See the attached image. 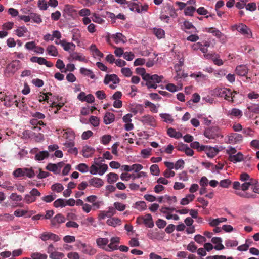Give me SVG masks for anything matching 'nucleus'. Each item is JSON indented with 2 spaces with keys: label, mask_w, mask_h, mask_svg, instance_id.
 Instances as JSON below:
<instances>
[{
  "label": "nucleus",
  "mask_w": 259,
  "mask_h": 259,
  "mask_svg": "<svg viewBox=\"0 0 259 259\" xmlns=\"http://www.w3.org/2000/svg\"><path fill=\"white\" fill-rule=\"evenodd\" d=\"M213 94L215 96L223 97L228 100H229L230 98H231V101H233V97H232L233 93L231 91L228 89L225 88H217L213 90Z\"/></svg>",
  "instance_id": "nucleus-1"
},
{
  "label": "nucleus",
  "mask_w": 259,
  "mask_h": 259,
  "mask_svg": "<svg viewBox=\"0 0 259 259\" xmlns=\"http://www.w3.org/2000/svg\"><path fill=\"white\" fill-rule=\"evenodd\" d=\"M107 169L108 166L107 164L95 162V163L91 166L89 171L92 175L98 174L102 176L107 171Z\"/></svg>",
  "instance_id": "nucleus-2"
},
{
  "label": "nucleus",
  "mask_w": 259,
  "mask_h": 259,
  "mask_svg": "<svg viewBox=\"0 0 259 259\" xmlns=\"http://www.w3.org/2000/svg\"><path fill=\"white\" fill-rule=\"evenodd\" d=\"M184 59H180L178 63L175 64L174 66V69L176 73V76L174 77V79L178 81L179 79L185 78L188 76L187 73H184V70H182V66L184 65Z\"/></svg>",
  "instance_id": "nucleus-3"
},
{
  "label": "nucleus",
  "mask_w": 259,
  "mask_h": 259,
  "mask_svg": "<svg viewBox=\"0 0 259 259\" xmlns=\"http://www.w3.org/2000/svg\"><path fill=\"white\" fill-rule=\"evenodd\" d=\"M139 121L145 126L155 127L156 126V120L155 117L150 114H145L139 118Z\"/></svg>",
  "instance_id": "nucleus-4"
},
{
  "label": "nucleus",
  "mask_w": 259,
  "mask_h": 259,
  "mask_svg": "<svg viewBox=\"0 0 259 259\" xmlns=\"http://www.w3.org/2000/svg\"><path fill=\"white\" fill-rule=\"evenodd\" d=\"M163 76H158L156 74L151 75L149 74V77L147 78L146 85L148 88L156 89L157 88V83L161 81L163 79Z\"/></svg>",
  "instance_id": "nucleus-5"
},
{
  "label": "nucleus",
  "mask_w": 259,
  "mask_h": 259,
  "mask_svg": "<svg viewBox=\"0 0 259 259\" xmlns=\"http://www.w3.org/2000/svg\"><path fill=\"white\" fill-rule=\"evenodd\" d=\"M119 82V79L115 74L106 75L105 77L104 83L108 84L112 89H115L117 84Z\"/></svg>",
  "instance_id": "nucleus-6"
},
{
  "label": "nucleus",
  "mask_w": 259,
  "mask_h": 259,
  "mask_svg": "<svg viewBox=\"0 0 259 259\" xmlns=\"http://www.w3.org/2000/svg\"><path fill=\"white\" fill-rule=\"evenodd\" d=\"M75 203V201L73 199L68 200L63 199H58L54 202V206L55 207H63L66 205L73 206Z\"/></svg>",
  "instance_id": "nucleus-7"
},
{
  "label": "nucleus",
  "mask_w": 259,
  "mask_h": 259,
  "mask_svg": "<svg viewBox=\"0 0 259 259\" xmlns=\"http://www.w3.org/2000/svg\"><path fill=\"white\" fill-rule=\"evenodd\" d=\"M232 30H237L239 32L243 35L249 37L250 34V31L249 29L244 24L240 23L238 25H235L232 26Z\"/></svg>",
  "instance_id": "nucleus-8"
},
{
  "label": "nucleus",
  "mask_w": 259,
  "mask_h": 259,
  "mask_svg": "<svg viewBox=\"0 0 259 259\" xmlns=\"http://www.w3.org/2000/svg\"><path fill=\"white\" fill-rule=\"evenodd\" d=\"M5 104L7 106H11L14 104H15L16 106L19 108H21V105H19L18 100L16 99V95H11L7 96L4 98Z\"/></svg>",
  "instance_id": "nucleus-9"
},
{
  "label": "nucleus",
  "mask_w": 259,
  "mask_h": 259,
  "mask_svg": "<svg viewBox=\"0 0 259 259\" xmlns=\"http://www.w3.org/2000/svg\"><path fill=\"white\" fill-rule=\"evenodd\" d=\"M120 242V238L118 237H113L110 239V243L108 244L105 249L106 251H111L117 250V244Z\"/></svg>",
  "instance_id": "nucleus-10"
},
{
  "label": "nucleus",
  "mask_w": 259,
  "mask_h": 259,
  "mask_svg": "<svg viewBox=\"0 0 259 259\" xmlns=\"http://www.w3.org/2000/svg\"><path fill=\"white\" fill-rule=\"evenodd\" d=\"M30 61L33 63H37L39 65H45L48 67H52L53 65L52 63L47 61L42 57L33 56L30 58Z\"/></svg>",
  "instance_id": "nucleus-11"
},
{
  "label": "nucleus",
  "mask_w": 259,
  "mask_h": 259,
  "mask_svg": "<svg viewBox=\"0 0 259 259\" xmlns=\"http://www.w3.org/2000/svg\"><path fill=\"white\" fill-rule=\"evenodd\" d=\"M226 114L231 118H240L242 116V111L238 108H234L227 111Z\"/></svg>",
  "instance_id": "nucleus-12"
},
{
  "label": "nucleus",
  "mask_w": 259,
  "mask_h": 259,
  "mask_svg": "<svg viewBox=\"0 0 259 259\" xmlns=\"http://www.w3.org/2000/svg\"><path fill=\"white\" fill-rule=\"evenodd\" d=\"M22 199L21 195H10V200L12 202H11L10 205L14 207L17 206L23 207V205L22 203H17V202L20 201Z\"/></svg>",
  "instance_id": "nucleus-13"
},
{
  "label": "nucleus",
  "mask_w": 259,
  "mask_h": 259,
  "mask_svg": "<svg viewBox=\"0 0 259 259\" xmlns=\"http://www.w3.org/2000/svg\"><path fill=\"white\" fill-rule=\"evenodd\" d=\"M95 152V149L88 145L83 146L81 150V153L83 156L85 158L92 156Z\"/></svg>",
  "instance_id": "nucleus-14"
},
{
  "label": "nucleus",
  "mask_w": 259,
  "mask_h": 259,
  "mask_svg": "<svg viewBox=\"0 0 259 259\" xmlns=\"http://www.w3.org/2000/svg\"><path fill=\"white\" fill-rule=\"evenodd\" d=\"M97 198L96 195H90L86 198L87 201L93 203V206L95 209H98L100 206L103 204V201L97 200Z\"/></svg>",
  "instance_id": "nucleus-15"
},
{
  "label": "nucleus",
  "mask_w": 259,
  "mask_h": 259,
  "mask_svg": "<svg viewBox=\"0 0 259 259\" xmlns=\"http://www.w3.org/2000/svg\"><path fill=\"white\" fill-rule=\"evenodd\" d=\"M65 218L61 214L59 213L56 215L51 220V225L53 226H58L60 224L65 222Z\"/></svg>",
  "instance_id": "nucleus-16"
},
{
  "label": "nucleus",
  "mask_w": 259,
  "mask_h": 259,
  "mask_svg": "<svg viewBox=\"0 0 259 259\" xmlns=\"http://www.w3.org/2000/svg\"><path fill=\"white\" fill-rule=\"evenodd\" d=\"M89 184L90 186L100 188L104 185V181L101 178L95 177L89 180Z\"/></svg>",
  "instance_id": "nucleus-17"
},
{
  "label": "nucleus",
  "mask_w": 259,
  "mask_h": 259,
  "mask_svg": "<svg viewBox=\"0 0 259 259\" xmlns=\"http://www.w3.org/2000/svg\"><path fill=\"white\" fill-rule=\"evenodd\" d=\"M63 132L62 137L66 141H73L74 140L75 134L72 130L68 128L63 130Z\"/></svg>",
  "instance_id": "nucleus-18"
},
{
  "label": "nucleus",
  "mask_w": 259,
  "mask_h": 259,
  "mask_svg": "<svg viewBox=\"0 0 259 259\" xmlns=\"http://www.w3.org/2000/svg\"><path fill=\"white\" fill-rule=\"evenodd\" d=\"M141 219L143 220V222L146 226L150 228L153 227L154 222L150 214H146L144 217L142 218Z\"/></svg>",
  "instance_id": "nucleus-19"
},
{
  "label": "nucleus",
  "mask_w": 259,
  "mask_h": 259,
  "mask_svg": "<svg viewBox=\"0 0 259 259\" xmlns=\"http://www.w3.org/2000/svg\"><path fill=\"white\" fill-rule=\"evenodd\" d=\"M28 33V29L25 26L18 27L14 30V33L19 37H25Z\"/></svg>",
  "instance_id": "nucleus-20"
},
{
  "label": "nucleus",
  "mask_w": 259,
  "mask_h": 259,
  "mask_svg": "<svg viewBox=\"0 0 259 259\" xmlns=\"http://www.w3.org/2000/svg\"><path fill=\"white\" fill-rule=\"evenodd\" d=\"M248 71V69L246 65H240L236 67L235 69L236 73L240 76H245Z\"/></svg>",
  "instance_id": "nucleus-21"
},
{
  "label": "nucleus",
  "mask_w": 259,
  "mask_h": 259,
  "mask_svg": "<svg viewBox=\"0 0 259 259\" xmlns=\"http://www.w3.org/2000/svg\"><path fill=\"white\" fill-rule=\"evenodd\" d=\"M80 73L85 76L90 77L92 79L96 78V76L92 70L87 69L84 67H81L79 70Z\"/></svg>",
  "instance_id": "nucleus-22"
},
{
  "label": "nucleus",
  "mask_w": 259,
  "mask_h": 259,
  "mask_svg": "<svg viewBox=\"0 0 259 259\" xmlns=\"http://www.w3.org/2000/svg\"><path fill=\"white\" fill-rule=\"evenodd\" d=\"M229 160L233 163L239 162L243 160V155L241 152H238L234 155L229 156Z\"/></svg>",
  "instance_id": "nucleus-23"
},
{
  "label": "nucleus",
  "mask_w": 259,
  "mask_h": 259,
  "mask_svg": "<svg viewBox=\"0 0 259 259\" xmlns=\"http://www.w3.org/2000/svg\"><path fill=\"white\" fill-rule=\"evenodd\" d=\"M90 50L94 57L99 59L103 57V54L98 50L95 45H92L91 46Z\"/></svg>",
  "instance_id": "nucleus-24"
},
{
  "label": "nucleus",
  "mask_w": 259,
  "mask_h": 259,
  "mask_svg": "<svg viewBox=\"0 0 259 259\" xmlns=\"http://www.w3.org/2000/svg\"><path fill=\"white\" fill-rule=\"evenodd\" d=\"M222 239L220 237H213L211 239V242L216 244L214 248L217 250H221L224 248V245L222 244Z\"/></svg>",
  "instance_id": "nucleus-25"
},
{
  "label": "nucleus",
  "mask_w": 259,
  "mask_h": 259,
  "mask_svg": "<svg viewBox=\"0 0 259 259\" xmlns=\"http://www.w3.org/2000/svg\"><path fill=\"white\" fill-rule=\"evenodd\" d=\"M109 243V240L106 238H99L96 239V243L97 245L102 249L105 250L107 247L106 246Z\"/></svg>",
  "instance_id": "nucleus-26"
},
{
  "label": "nucleus",
  "mask_w": 259,
  "mask_h": 259,
  "mask_svg": "<svg viewBox=\"0 0 259 259\" xmlns=\"http://www.w3.org/2000/svg\"><path fill=\"white\" fill-rule=\"evenodd\" d=\"M131 111L135 114L140 113H142L143 112L144 108L142 105L140 104H132L130 107Z\"/></svg>",
  "instance_id": "nucleus-27"
},
{
  "label": "nucleus",
  "mask_w": 259,
  "mask_h": 259,
  "mask_svg": "<svg viewBox=\"0 0 259 259\" xmlns=\"http://www.w3.org/2000/svg\"><path fill=\"white\" fill-rule=\"evenodd\" d=\"M46 51L50 56L56 57L58 55V52L57 48L53 45L48 46L46 48Z\"/></svg>",
  "instance_id": "nucleus-28"
},
{
  "label": "nucleus",
  "mask_w": 259,
  "mask_h": 259,
  "mask_svg": "<svg viewBox=\"0 0 259 259\" xmlns=\"http://www.w3.org/2000/svg\"><path fill=\"white\" fill-rule=\"evenodd\" d=\"M82 252L90 256L94 255L96 254L97 250L95 248L90 245H88L84 249H82Z\"/></svg>",
  "instance_id": "nucleus-29"
},
{
  "label": "nucleus",
  "mask_w": 259,
  "mask_h": 259,
  "mask_svg": "<svg viewBox=\"0 0 259 259\" xmlns=\"http://www.w3.org/2000/svg\"><path fill=\"white\" fill-rule=\"evenodd\" d=\"M73 41L79 44L80 42L81 33L78 29H74L72 31Z\"/></svg>",
  "instance_id": "nucleus-30"
},
{
  "label": "nucleus",
  "mask_w": 259,
  "mask_h": 259,
  "mask_svg": "<svg viewBox=\"0 0 259 259\" xmlns=\"http://www.w3.org/2000/svg\"><path fill=\"white\" fill-rule=\"evenodd\" d=\"M61 46L66 51H73L75 48V45L73 43L68 42L65 40H63V41L62 42Z\"/></svg>",
  "instance_id": "nucleus-31"
},
{
  "label": "nucleus",
  "mask_w": 259,
  "mask_h": 259,
  "mask_svg": "<svg viewBox=\"0 0 259 259\" xmlns=\"http://www.w3.org/2000/svg\"><path fill=\"white\" fill-rule=\"evenodd\" d=\"M190 76L195 78L197 81L206 80L207 79V76L202 74L201 72L197 73H192L190 75Z\"/></svg>",
  "instance_id": "nucleus-32"
},
{
  "label": "nucleus",
  "mask_w": 259,
  "mask_h": 259,
  "mask_svg": "<svg viewBox=\"0 0 259 259\" xmlns=\"http://www.w3.org/2000/svg\"><path fill=\"white\" fill-rule=\"evenodd\" d=\"M115 120V116L112 113H107L104 117V122L106 124H109L113 122Z\"/></svg>",
  "instance_id": "nucleus-33"
},
{
  "label": "nucleus",
  "mask_w": 259,
  "mask_h": 259,
  "mask_svg": "<svg viewBox=\"0 0 259 259\" xmlns=\"http://www.w3.org/2000/svg\"><path fill=\"white\" fill-rule=\"evenodd\" d=\"M167 133V134L171 137L178 139L182 137V134L180 132H177L175 129L172 128H168Z\"/></svg>",
  "instance_id": "nucleus-34"
},
{
  "label": "nucleus",
  "mask_w": 259,
  "mask_h": 259,
  "mask_svg": "<svg viewBox=\"0 0 259 259\" xmlns=\"http://www.w3.org/2000/svg\"><path fill=\"white\" fill-rule=\"evenodd\" d=\"M128 7L132 11H136L138 13L141 12L140 5L135 2H129L127 3Z\"/></svg>",
  "instance_id": "nucleus-35"
},
{
  "label": "nucleus",
  "mask_w": 259,
  "mask_h": 259,
  "mask_svg": "<svg viewBox=\"0 0 259 259\" xmlns=\"http://www.w3.org/2000/svg\"><path fill=\"white\" fill-rule=\"evenodd\" d=\"M136 72L141 75L142 78L145 81L147 80V78L149 77V74L146 73L145 69L144 68L138 67L136 69Z\"/></svg>",
  "instance_id": "nucleus-36"
},
{
  "label": "nucleus",
  "mask_w": 259,
  "mask_h": 259,
  "mask_svg": "<svg viewBox=\"0 0 259 259\" xmlns=\"http://www.w3.org/2000/svg\"><path fill=\"white\" fill-rule=\"evenodd\" d=\"M107 176L108 182L109 183H113L118 179V176L115 173L110 172Z\"/></svg>",
  "instance_id": "nucleus-37"
},
{
  "label": "nucleus",
  "mask_w": 259,
  "mask_h": 259,
  "mask_svg": "<svg viewBox=\"0 0 259 259\" xmlns=\"http://www.w3.org/2000/svg\"><path fill=\"white\" fill-rule=\"evenodd\" d=\"M206 31L212 34L218 38H221L223 36V34L218 29L214 28L211 27L206 28Z\"/></svg>",
  "instance_id": "nucleus-38"
},
{
  "label": "nucleus",
  "mask_w": 259,
  "mask_h": 259,
  "mask_svg": "<svg viewBox=\"0 0 259 259\" xmlns=\"http://www.w3.org/2000/svg\"><path fill=\"white\" fill-rule=\"evenodd\" d=\"M251 189H252L253 192L257 194H259V183L256 179H252L251 182Z\"/></svg>",
  "instance_id": "nucleus-39"
},
{
  "label": "nucleus",
  "mask_w": 259,
  "mask_h": 259,
  "mask_svg": "<svg viewBox=\"0 0 259 259\" xmlns=\"http://www.w3.org/2000/svg\"><path fill=\"white\" fill-rule=\"evenodd\" d=\"M165 88L166 90L171 92H176L179 90H181L182 86H177L172 83H168L166 85Z\"/></svg>",
  "instance_id": "nucleus-40"
},
{
  "label": "nucleus",
  "mask_w": 259,
  "mask_h": 259,
  "mask_svg": "<svg viewBox=\"0 0 259 259\" xmlns=\"http://www.w3.org/2000/svg\"><path fill=\"white\" fill-rule=\"evenodd\" d=\"M17 65L18 62L16 61H13L9 64L7 67V70L9 72L13 73L18 69Z\"/></svg>",
  "instance_id": "nucleus-41"
},
{
  "label": "nucleus",
  "mask_w": 259,
  "mask_h": 259,
  "mask_svg": "<svg viewBox=\"0 0 259 259\" xmlns=\"http://www.w3.org/2000/svg\"><path fill=\"white\" fill-rule=\"evenodd\" d=\"M171 196L165 195L164 197L162 196L157 198V201L160 203H167L169 204L172 203Z\"/></svg>",
  "instance_id": "nucleus-42"
},
{
  "label": "nucleus",
  "mask_w": 259,
  "mask_h": 259,
  "mask_svg": "<svg viewBox=\"0 0 259 259\" xmlns=\"http://www.w3.org/2000/svg\"><path fill=\"white\" fill-rule=\"evenodd\" d=\"M120 220L117 218H112L107 220V224L111 226H115L116 225H119L120 223Z\"/></svg>",
  "instance_id": "nucleus-43"
},
{
  "label": "nucleus",
  "mask_w": 259,
  "mask_h": 259,
  "mask_svg": "<svg viewBox=\"0 0 259 259\" xmlns=\"http://www.w3.org/2000/svg\"><path fill=\"white\" fill-rule=\"evenodd\" d=\"M134 207L140 211H142L146 208V205L144 201H139L135 203Z\"/></svg>",
  "instance_id": "nucleus-44"
},
{
  "label": "nucleus",
  "mask_w": 259,
  "mask_h": 259,
  "mask_svg": "<svg viewBox=\"0 0 259 259\" xmlns=\"http://www.w3.org/2000/svg\"><path fill=\"white\" fill-rule=\"evenodd\" d=\"M70 58L72 60H76L80 61H85V59L84 57L80 55L79 54L74 52L72 53L70 55Z\"/></svg>",
  "instance_id": "nucleus-45"
},
{
  "label": "nucleus",
  "mask_w": 259,
  "mask_h": 259,
  "mask_svg": "<svg viewBox=\"0 0 259 259\" xmlns=\"http://www.w3.org/2000/svg\"><path fill=\"white\" fill-rule=\"evenodd\" d=\"M153 33L158 38H162L165 35L164 31L160 28H154Z\"/></svg>",
  "instance_id": "nucleus-46"
},
{
  "label": "nucleus",
  "mask_w": 259,
  "mask_h": 259,
  "mask_svg": "<svg viewBox=\"0 0 259 259\" xmlns=\"http://www.w3.org/2000/svg\"><path fill=\"white\" fill-rule=\"evenodd\" d=\"M160 116L163 120V121L166 123H171L174 121L171 116L169 114L162 113L160 114Z\"/></svg>",
  "instance_id": "nucleus-47"
},
{
  "label": "nucleus",
  "mask_w": 259,
  "mask_h": 259,
  "mask_svg": "<svg viewBox=\"0 0 259 259\" xmlns=\"http://www.w3.org/2000/svg\"><path fill=\"white\" fill-rule=\"evenodd\" d=\"M49 156L48 152L47 151H41L35 155V159L37 160H42L45 158L48 157Z\"/></svg>",
  "instance_id": "nucleus-48"
},
{
  "label": "nucleus",
  "mask_w": 259,
  "mask_h": 259,
  "mask_svg": "<svg viewBox=\"0 0 259 259\" xmlns=\"http://www.w3.org/2000/svg\"><path fill=\"white\" fill-rule=\"evenodd\" d=\"M179 150L185 151L188 156H192L194 154L193 150L186 145H183L182 147H180Z\"/></svg>",
  "instance_id": "nucleus-49"
},
{
  "label": "nucleus",
  "mask_w": 259,
  "mask_h": 259,
  "mask_svg": "<svg viewBox=\"0 0 259 259\" xmlns=\"http://www.w3.org/2000/svg\"><path fill=\"white\" fill-rule=\"evenodd\" d=\"M52 190L55 193H60L64 189L62 184L60 183H56L52 186Z\"/></svg>",
  "instance_id": "nucleus-50"
},
{
  "label": "nucleus",
  "mask_w": 259,
  "mask_h": 259,
  "mask_svg": "<svg viewBox=\"0 0 259 259\" xmlns=\"http://www.w3.org/2000/svg\"><path fill=\"white\" fill-rule=\"evenodd\" d=\"M31 19L33 22L37 24H40L42 22L40 15L36 13H31Z\"/></svg>",
  "instance_id": "nucleus-51"
},
{
  "label": "nucleus",
  "mask_w": 259,
  "mask_h": 259,
  "mask_svg": "<svg viewBox=\"0 0 259 259\" xmlns=\"http://www.w3.org/2000/svg\"><path fill=\"white\" fill-rule=\"evenodd\" d=\"M47 169L51 171H53L56 174L59 173L60 169L58 168V165L56 164H49L47 166Z\"/></svg>",
  "instance_id": "nucleus-52"
},
{
  "label": "nucleus",
  "mask_w": 259,
  "mask_h": 259,
  "mask_svg": "<svg viewBox=\"0 0 259 259\" xmlns=\"http://www.w3.org/2000/svg\"><path fill=\"white\" fill-rule=\"evenodd\" d=\"M195 198V195H187L186 198L181 200V204L183 205L188 204L190 202L192 201Z\"/></svg>",
  "instance_id": "nucleus-53"
},
{
  "label": "nucleus",
  "mask_w": 259,
  "mask_h": 259,
  "mask_svg": "<svg viewBox=\"0 0 259 259\" xmlns=\"http://www.w3.org/2000/svg\"><path fill=\"white\" fill-rule=\"evenodd\" d=\"M113 37L114 39V41L116 43H119L121 42L125 41V37L121 33H117L114 35Z\"/></svg>",
  "instance_id": "nucleus-54"
},
{
  "label": "nucleus",
  "mask_w": 259,
  "mask_h": 259,
  "mask_svg": "<svg viewBox=\"0 0 259 259\" xmlns=\"http://www.w3.org/2000/svg\"><path fill=\"white\" fill-rule=\"evenodd\" d=\"M76 169L82 173L87 172L90 170L88 166L84 163L78 164L76 167Z\"/></svg>",
  "instance_id": "nucleus-55"
},
{
  "label": "nucleus",
  "mask_w": 259,
  "mask_h": 259,
  "mask_svg": "<svg viewBox=\"0 0 259 259\" xmlns=\"http://www.w3.org/2000/svg\"><path fill=\"white\" fill-rule=\"evenodd\" d=\"M64 256L63 253L55 251L53 253H51V254H50L49 257L51 259H62Z\"/></svg>",
  "instance_id": "nucleus-56"
},
{
  "label": "nucleus",
  "mask_w": 259,
  "mask_h": 259,
  "mask_svg": "<svg viewBox=\"0 0 259 259\" xmlns=\"http://www.w3.org/2000/svg\"><path fill=\"white\" fill-rule=\"evenodd\" d=\"M24 176H26L29 178H33L35 176V173L33 169L31 168H24Z\"/></svg>",
  "instance_id": "nucleus-57"
},
{
  "label": "nucleus",
  "mask_w": 259,
  "mask_h": 259,
  "mask_svg": "<svg viewBox=\"0 0 259 259\" xmlns=\"http://www.w3.org/2000/svg\"><path fill=\"white\" fill-rule=\"evenodd\" d=\"M32 259H47V255L46 254H41L39 252L33 253L31 255Z\"/></svg>",
  "instance_id": "nucleus-58"
},
{
  "label": "nucleus",
  "mask_w": 259,
  "mask_h": 259,
  "mask_svg": "<svg viewBox=\"0 0 259 259\" xmlns=\"http://www.w3.org/2000/svg\"><path fill=\"white\" fill-rule=\"evenodd\" d=\"M150 172L153 175L158 176L160 174V170L157 165H152L150 168Z\"/></svg>",
  "instance_id": "nucleus-59"
},
{
  "label": "nucleus",
  "mask_w": 259,
  "mask_h": 259,
  "mask_svg": "<svg viewBox=\"0 0 259 259\" xmlns=\"http://www.w3.org/2000/svg\"><path fill=\"white\" fill-rule=\"evenodd\" d=\"M196 11V8L194 7H188L184 10V13L186 16H192Z\"/></svg>",
  "instance_id": "nucleus-60"
},
{
  "label": "nucleus",
  "mask_w": 259,
  "mask_h": 259,
  "mask_svg": "<svg viewBox=\"0 0 259 259\" xmlns=\"http://www.w3.org/2000/svg\"><path fill=\"white\" fill-rule=\"evenodd\" d=\"M145 105L146 106L149 107L150 110L152 112L157 113L158 112L157 107L153 103L149 101H146L145 103Z\"/></svg>",
  "instance_id": "nucleus-61"
},
{
  "label": "nucleus",
  "mask_w": 259,
  "mask_h": 259,
  "mask_svg": "<svg viewBox=\"0 0 259 259\" xmlns=\"http://www.w3.org/2000/svg\"><path fill=\"white\" fill-rule=\"evenodd\" d=\"M247 109L252 112L259 113V104L248 105Z\"/></svg>",
  "instance_id": "nucleus-62"
},
{
  "label": "nucleus",
  "mask_w": 259,
  "mask_h": 259,
  "mask_svg": "<svg viewBox=\"0 0 259 259\" xmlns=\"http://www.w3.org/2000/svg\"><path fill=\"white\" fill-rule=\"evenodd\" d=\"M24 46L28 50H34L36 48V44L34 41H31L26 42Z\"/></svg>",
  "instance_id": "nucleus-63"
},
{
  "label": "nucleus",
  "mask_w": 259,
  "mask_h": 259,
  "mask_svg": "<svg viewBox=\"0 0 259 259\" xmlns=\"http://www.w3.org/2000/svg\"><path fill=\"white\" fill-rule=\"evenodd\" d=\"M231 183L229 179H224L219 182V186L224 188H228Z\"/></svg>",
  "instance_id": "nucleus-64"
}]
</instances>
